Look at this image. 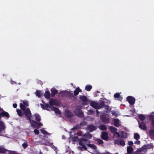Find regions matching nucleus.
Masks as SVG:
<instances>
[{
	"instance_id": "603ef678",
	"label": "nucleus",
	"mask_w": 154,
	"mask_h": 154,
	"mask_svg": "<svg viewBox=\"0 0 154 154\" xmlns=\"http://www.w3.org/2000/svg\"><path fill=\"white\" fill-rule=\"evenodd\" d=\"M135 144L139 145L140 143V141L139 140H136L134 142Z\"/></svg>"
},
{
	"instance_id": "37998d69",
	"label": "nucleus",
	"mask_w": 154,
	"mask_h": 154,
	"mask_svg": "<svg viewBox=\"0 0 154 154\" xmlns=\"http://www.w3.org/2000/svg\"><path fill=\"white\" fill-rule=\"evenodd\" d=\"M67 95L69 98H71L74 97L73 94L70 92H68Z\"/></svg>"
},
{
	"instance_id": "cd10ccee",
	"label": "nucleus",
	"mask_w": 154,
	"mask_h": 154,
	"mask_svg": "<svg viewBox=\"0 0 154 154\" xmlns=\"http://www.w3.org/2000/svg\"><path fill=\"white\" fill-rule=\"evenodd\" d=\"M17 112L18 115L20 116H22L24 115V113L22 112L21 110L18 109H17Z\"/></svg>"
},
{
	"instance_id": "6e6552de",
	"label": "nucleus",
	"mask_w": 154,
	"mask_h": 154,
	"mask_svg": "<svg viewBox=\"0 0 154 154\" xmlns=\"http://www.w3.org/2000/svg\"><path fill=\"white\" fill-rule=\"evenodd\" d=\"M97 129L96 127L94 125L90 124L88 125L87 129L90 132H92Z\"/></svg>"
},
{
	"instance_id": "6e6d98bb",
	"label": "nucleus",
	"mask_w": 154,
	"mask_h": 154,
	"mask_svg": "<svg viewBox=\"0 0 154 154\" xmlns=\"http://www.w3.org/2000/svg\"><path fill=\"white\" fill-rule=\"evenodd\" d=\"M41 107L43 109H45V105H44L42 104H41Z\"/></svg>"
},
{
	"instance_id": "b1692460",
	"label": "nucleus",
	"mask_w": 154,
	"mask_h": 154,
	"mask_svg": "<svg viewBox=\"0 0 154 154\" xmlns=\"http://www.w3.org/2000/svg\"><path fill=\"white\" fill-rule=\"evenodd\" d=\"M5 127L4 123L2 121H0V131L2 130H4L5 129Z\"/></svg>"
},
{
	"instance_id": "3c124183",
	"label": "nucleus",
	"mask_w": 154,
	"mask_h": 154,
	"mask_svg": "<svg viewBox=\"0 0 154 154\" xmlns=\"http://www.w3.org/2000/svg\"><path fill=\"white\" fill-rule=\"evenodd\" d=\"M143 146L145 148H147V149H148L150 148L151 147L150 145H144Z\"/></svg>"
},
{
	"instance_id": "2f4dec72",
	"label": "nucleus",
	"mask_w": 154,
	"mask_h": 154,
	"mask_svg": "<svg viewBox=\"0 0 154 154\" xmlns=\"http://www.w3.org/2000/svg\"><path fill=\"white\" fill-rule=\"evenodd\" d=\"M35 119L36 121L37 122H39L41 120L40 117L39 115L38 114H35Z\"/></svg>"
},
{
	"instance_id": "9b49d317",
	"label": "nucleus",
	"mask_w": 154,
	"mask_h": 154,
	"mask_svg": "<svg viewBox=\"0 0 154 154\" xmlns=\"http://www.w3.org/2000/svg\"><path fill=\"white\" fill-rule=\"evenodd\" d=\"M137 150L139 153L138 154H144L145 152L147 151V148H145L144 146Z\"/></svg>"
},
{
	"instance_id": "8fccbe9b",
	"label": "nucleus",
	"mask_w": 154,
	"mask_h": 154,
	"mask_svg": "<svg viewBox=\"0 0 154 154\" xmlns=\"http://www.w3.org/2000/svg\"><path fill=\"white\" fill-rule=\"evenodd\" d=\"M128 144L130 146H133V143L132 141H128Z\"/></svg>"
},
{
	"instance_id": "ddd939ff",
	"label": "nucleus",
	"mask_w": 154,
	"mask_h": 154,
	"mask_svg": "<svg viewBox=\"0 0 154 154\" xmlns=\"http://www.w3.org/2000/svg\"><path fill=\"white\" fill-rule=\"evenodd\" d=\"M30 121V123L31 126L35 128H38V122L34 120H31Z\"/></svg>"
},
{
	"instance_id": "aec40b11",
	"label": "nucleus",
	"mask_w": 154,
	"mask_h": 154,
	"mask_svg": "<svg viewBox=\"0 0 154 154\" xmlns=\"http://www.w3.org/2000/svg\"><path fill=\"white\" fill-rule=\"evenodd\" d=\"M127 151L128 154H131L133 152V149L132 147L129 146L127 147Z\"/></svg>"
},
{
	"instance_id": "a18cd8bd",
	"label": "nucleus",
	"mask_w": 154,
	"mask_h": 154,
	"mask_svg": "<svg viewBox=\"0 0 154 154\" xmlns=\"http://www.w3.org/2000/svg\"><path fill=\"white\" fill-rule=\"evenodd\" d=\"M23 103H22L25 106H29V103L28 101L26 100L24 101L23 102Z\"/></svg>"
},
{
	"instance_id": "c03bdc74",
	"label": "nucleus",
	"mask_w": 154,
	"mask_h": 154,
	"mask_svg": "<svg viewBox=\"0 0 154 154\" xmlns=\"http://www.w3.org/2000/svg\"><path fill=\"white\" fill-rule=\"evenodd\" d=\"M23 147L25 149L28 146V144L27 142H24L22 144Z\"/></svg>"
},
{
	"instance_id": "393cba45",
	"label": "nucleus",
	"mask_w": 154,
	"mask_h": 154,
	"mask_svg": "<svg viewBox=\"0 0 154 154\" xmlns=\"http://www.w3.org/2000/svg\"><path fill=\"white\" fill-rule=\"evenodd\" d=\"M116 140L117 142L118 143H119L122 146H124L125 145V141L122 140L120 139Z\"/></svg>"
},
{
	"instance_id": "20e7f679",
	"label": "nucleus",
	"mask_w": 154,
	"mask_h": 154,
	"mask_svg": "<svg viewBox=\"0 0 154 154\" xmlns=\"http://www.w3.org/2000/svg\"><path fill=\"white\" fill-rule=\"evenodd\" d=\"M74 114L77 116L80 117H84L83 112L80 109H77L74 111Z\"/></svg>"
},
{
	"instance_id": "de8ad7c7",
	"label": "nucleus",
	"mask_w": 154,
	"mask_h": 154,
	"mask_svg": "<svg viewBox=\"0 0 154 154\" xmlns=\"http://www.w3.org/2000/svg\"><path fill=\"white\" fill-rule=\"evenodd\" d=\"M120 94L119 93H116L114 94V97L115 98H118L120 97Z\"/></svg>"
},
{
	"instance_id": "052dcab7",
	"label": "nucleus",
	"mask_w": 154,
	"mask_h": 154,
	"mask_svg": "<svg viewBox=\"0 0 154 154\" xmlns=\"http://www.w3.org/2000/svg\"><path fill=\"white\" fill-rule=\"evenodd\" d=\"M11 83L12 84H16V83L14 81H11Z\"/></svg>"
},
{
	"instance_id": "1a4fd4ad",
	"label": "nucleus",
	"mask_w": 154,
	"mask_h": 154,
	"mask_svg": "<svg viewBox=\"0 0 154 154\" xmlns=\"http://www.w3.org/2000/svg\"><path fill=\"white\" fill-rule=\"evenodd\" d=\"M139 127L141 129L144 131H146L147 130V127L145 123L144 122H142L140 123L139 122Z\"/></svg>"
},
{
	"instance_id": "58836bf2",
	"label": "nucleus",
	"mask_w": 154,
	"mask_h": 154,
	"mask_svg": "<svg viewBox=\"0 0 154 154\" xmlns=\"http://www.w3.org/2000/svg\"><path fill=\"white\" fill-rule=\"evenodd\" d=\"M103 107H104L105 109L107 110L110 111L111 109L110 108L109 106L107 105H106L104 103V106H103Z\"/></svg>"
},
{
	"instance_id": "338daca9",
	"label": "nucleus",
	"mask_w": 154,
	"mask_h": 154,
	"mask_svg": "<svg viewBox=\"0 0 154 154\" xmlns=\"http://www.w3.org/2000/svg\"><path fill=\"white\" fill-rule=\"evenodd\" d=\"M125 154H128V153H125Z\"/></svg>"
},
{
	"instance_id": "4d7b16f0",
	"label": "nucleus",
	"mask_w": 154,
	"mask_h": 154,
	"mask_svg": "<svg viewBox=\"0 0 154 154\" xmlns=\"http://www.w3.org/2000/svg\"><path fill=\"white\" fill-rule=\"evenodd\" d=\"M13 106L14 108H16L17 107V104L16 103L13 104Z\"/></svg>"
},
{
	"instance_id": "a878e982",
	"label": "nucleus",
	"mask_w": 154,
	"mask_h": 154,
	"mask_svg": "<svg viewBox=\"0 0 154 154\" xmlns=\"http://www.w3.org/2000/svg\"><path fill=\"white\" fill-rule=\"evenodd\" d=\"M82 125V123H80V125H76L75 126H74L72 129V130H78L81 128V126Z\"/></svg>"
},
{
	"instance_id": "bb28decb",
	"label": "nucleus",
	"mask_w": 154,
	"mask_h": 154,
	"mask_svg": "<svg viewBox=\"0 0 154 154\" xmlns=\"http://www.w3.org/2000/svg\"><path fill=\"white\" fill-rule=\"evenodd\" d=\"M84 137L85 138L90 139L92 137V135L89 133H87L84 134Z\"/></svg>"
},
{
	"instance_id": "2eb2a0df",
	"label": "nucleus",
	"mask_w": 154,
	"mask_h": 154,
	"mask_svg": "<svg viewBox=\"0 0 154 154\" xmlns=\"http://www.w3.org/2000/svg\"><path fill=\"white\" fill-rule=\"evenodd\" d=\"M109 129L110 131L113 134V135L116 133L117 132V129L113 126H109Z\"/></svg>"
},
{
	"instance_id": "69168bd1",
	"label": "nucleus",
	"mask_w": 154,
	"mask_h": 154,
	"mask_svg": "<svg viewBox=\"0 0 154 154\" xmlns=\"http://www.w3.org/2000/svg\"><path fill=\"white\" fill-rule=\"evenodd\" d=\"M97 92H98V93H99V91H97Z\"/></svg>"
},
{
	"instance_id": "c9c22d12",
	"label": "nucleus",
	"mask_w": 154,
	"mask_h": 154,
	"mask_svg": "<svg viewBox=\"0 0 154 154\" xmlns=\"http://www.w3.org/2000/svg\"><path fill=\"white\" fill-rule=\"evenodd\" d=\"M49 108H50L51 109L52 108L50 104H45V109L47 110H49L48 109Z\"/></svg>"
},
{
	"instance_id": "49530a36",
	"label": "nucleus",
	"mask_w": 154,
	"mask_h": 154,
	"mask_svg": "<svg viewBox=\"0 0 154 154\" xmlns=\"http://www.w3.org/2000/svg\"><path fill=\"white\" fill-rule=\"evenodd\" d=\"M120 137L122 138H124L125 137L124 134H125V132L124 131H121L120 132Z\"/></svg>"
},
{
	"instance_id": "423d86ee",
	"label": "nucleus",
	"mask_w": 154,
	"mask_h": 154,
	"mask_svg": "<svg viewBox=\"0 0 154 154\" xmlns=\"http://www.w3.org/2000/svg\"><path fill=\"white\" fill-rule=\"evenodd\" d=\"M100 119L103 123L105 124L108 123L109 121V119L105 115H101L100 116Z\"/></svg>"
},
{
	"instance_id": "ea45409f",
	"label": "nucleus",
	"mask_w": 154,
	"mask_h": 154,
	"mask_svg": "<svg viewBox=\"0 0 154 154\" xmlns=\"http://www.w3.org/2000/svg\"><path fill=\"white\" fill-rule=\"evenodd\" d=\"M41 132L44 134L49 135L50 134L48 133L46 131L43 129L40 130Z\"/></svg>"
},
{
	"instance_id": "7ed1b4c3",
	"label": "nucleus",
	"mask_w": 154,
	"mask_h": 154,
	"mask_svg": "<svg viewBox=\"0 0 154 154\" xmlns=\"http://www.w3.org/2000/svg\"><path fill=\"white\" fill-rule=\"evenodd\" d=\"M89 141L88 140L83 138H80L79 140V144L82 146V147L79 146L78 147V149L79 150L82 151L83 150V148L84 149V150H87V148L84 145V143L87 141Z\"/></svg>"
},
{
	"instance_id": "c756f323",
	"label": "nucleus",
	"mask_w": 154,
	"mask_h": 154,
	"mask_svg": "<svg viewBox=\"0 0 154 154\" xmlns=\"http://www.w3.org/2000/svg\"><path fill=\"white\" fill-rule=\"evenodd\" d=\"M100 129L102 131H105L107 129L106 126L104 125H102L99 126Z\"/></svg>"
},
{
	"instance_id": "bf43d9fd",
	"label": "nucleus",
	"mask_w": 154,
	"mask_h": 154,
	"mask_svg": "<svg viewBox=\"0 0 154 154\" xmlns=\"http://www.w3.org/2000/svg\"><path fill=\"white\" fill-rule=\"evenodd\" d=\"M93 112L91 110H89L88 111V112L89 114H91L93 113Z\"/></svg>"
},
{
	"instance_id": "dca6fc26",
	"label": "nucleus",
	"mask_w": 154,
	"mask_h": 154,
	"mask_svg": "<svg viewBox=\"0 0 154 154\" xmlns=\"http://www.w3.org/2000/svg\"><path fill=\"white\" fill-rule=\"evenodd\" d=\"M51 96L52 97H54L56 94L58 93V91L56 89L52 88L51 89Z\"/></svg>"
},
{
	"instance_id": "39448f33",
	"label": "nucleus",
	"mask_w": 154,
	"mask_h": 154,
	"mask_svg": "<svg viewBox=\"0 0 154 154\" xmlns=\"http://www.w3.org/2000/svg\"><path fill=\"white\" fill-rule=\"evenodd\" d=\"M127 100L130 105H134L135 101V99L131 96H128L127 97Z\"/></svg>"
},
{
	"instance_id": "09e8293b",
	"label": "nucleus",
	"mask_w": 154,
	"mask_h": 154,
	"mask_svg": "<svg viewBox=\"0 0 154 154\" xmlns=\"http://www.w3.org/2000/svg\"><path fill=\"white\" fill-rule=\"evenodd\" d=\"M34 132L36 134H38L39 133V130L37 129L34 130Z\"/></svg>"
},
{
	"instance_id": "680f3d73",
	"label": "nucleus",
	"mask_w": 154,
	"mask_h": 154,
	"mask_svg": "<svg viewBox=\"0 0 154 154\" xmlns=\"http://www.w3.org/2000/svg\"><path fill=\"white\" fill-rule=\"evenodd\" d=\"M40 84L41 85H42V84H43L42 82V81H40Z\"/></svg>"
},
{
	"instance_id": "412c9836",
	"label": "nucleus",
	"mask_w": 154,
	"mask_h": 154,
	"mask_svg": "<svg viewBox=\"0 0 154 154\" xmlns=\"http://www.w3.org/2000/svg\"><path fill=\"white\" fill-rule=\"evenodd\" d=\"M114 125L117 127H119L120 125L119 124V120L118 119H115L114 122Z\"/></svg>"
},
{
	"instance_id": "5fc2aeb1",
	"label": "nucleus",
	"mask_w": 154,
	"mask_h": 154,
	"mask_svg": "<svg viewBox=\"0 0 154 154\" xmlns=\"http://www.w3.org/2000/svg\"><path fill=\"white\" fill-rule=\"evenodd\" d=\"M138 153H139L138 150H137L136 151H134V152L131 154H138Z\"/></svg>"
},
{
	"instance_id": "4be33fe9",
	"label": "nucleus",
	"mask_w": 154,
	"mask_h": 154,
	"mask_svg": "<svg viewBox=\"0 0 154 154\" xmlns=\"http://www.w3.org/2000/svg\"><path fill=\"white\" fill-rule=\"evenodd\" d=\"M44 96L45 98L49 99L51 97V94L48 91H46L44 94Z\"/></svg>"
},
{
	"instance_id": "f704fd0d",
	"label": "nucleus",
	"mask_w": 154,
	"mask_h": 154,
	"mask_svg": "<svg viewBox=\"0 0 154 154\" xmlns=\"http://www.w3.org/2000/svg\"><path fill=\"white\" fill-rule=\"evenodd\" d=\"M134 138L136 140H138L140 138L139 134L138 133H135L134 134Z\"/></svg>"
},
{
	"instance_id": "864d4df0",
	"label": "nucleus",
	"mask_w": 154,
	"mask_h": 154,
	"mask_svg": "<svg viewBox=\"0 0 154 154\" xmlns=\"http://www.w3.org/2000/svg\"><path fill=\"white\" fill-rule=\"evenodd\" d=\"M38 128H39L41 126H42L43 125L42 124L41 122H38Z\"/></svg>"
},
{
	"instance_id": "4c0bfd02",
	"label": "nucleus",
	"mask_w": 154,
	"mask_h": 154,
	"mask_svg": "<svg viewBox=\"0 0 154 154\" xmlns=\"http://www.w3.org/2000/svg\"><path fill=\"white\" fill-rule=\"evenodd\" d=\"M119 137H120V134L117 131V132L116 133L113 135V137L118 138Z\"/></svg>"
},
{
	"instance_id": "a19ab883",
	"label": "nucleus",
	"mask_w": 154,
	"mask_h": 154,
	"mask_svg": "<svg viewBox=\"0 0 154 154\" xmlns=\"http://www.w3.org/2000/svg\"><path fill=\"white\" fill-rule=\"evenodd\" d=\"M35 94L36 96L40 97L41 96V93L40 91L37 90L35 92Z\"/></svg>"
},
{
	"instance_id": "4468645a",
	"label": "nucleus",
	"mask_w": 154,
	"mask_h": 154,
	"mask_svg": "<svg viewBox=\"0 0 154 154\" xmlns=\"http://www.w3.org/2000/svg\"><path fill=\"white\" fill-rule=\"evenodd\" d=\"M1 117H5L8 119L9 117L10 116L9 113L3 110L2 112H1Z\"/></svg>"
},
{
	"instance_id": "5701e85b",
	"label": "nucleus",
	"mask_w": 154,
	"mask_h": 154,
	"mask_svg": "<svg viewBox=\"0 0 154 154\" xmlns=\"http://www.w3.org/2000/svg\"><path fill=\"white\" fill-rule=\"evenodd\" d=\"M149 119L151 121V125L154 128V116L152 115L149 117Z\"/></svg>"
},
{
	"instance_id": "a211bd4d",
	"label": "nucleus",
	"mask_w": 154,
	"mask_h": 154,
	"mask_svg": "<svg viewBox=\"0 0 154 154\" xmlns=\"http://www.w3.org/2000/svg\"><path fill=\"white\" fill-rule=\"evenodd\" d=\"M82 91L81 89H80L79 87H78L74 91V94L76 96L79 94V92H81Z\"/></svg>"
},
{
	"instance_id": "79ce46f5",
	"label": "nucleus",
	"mask_w": 154,
	"mask_h": 154,
	"mask_svg": "<svg viewBox=\"0 0 154 154\" xmlns=\"http://www.w3.org/2000/svg\"><path fill=\"white\" fill-rule=\"evenodd\" d=\"M149 132L151 136L154 137V130H151L149 131Z\"/></svg>"
},
{
	"instance_id": "6ab92c4d",
	"label": "nucleus",
	"mask_w": 154,
	"mask_h": 154,
	"mask_svg": "<svg viewBox=\"0 0 154 154\" xmlns=\"http://www.w3.org/2000/svg\"><path fill=\"white\" fill-rule=\"evenodd\" d=\"M79 98L83 102H86L87 101L88 99L87 97L85 95H81L79 97Z\"/></svg>"
},
{
	"instance_id": "0e129e2a",
	"label": "nucleus",
	"mask_w": 154,
	"mask_h": 154,
	"mask_svg": "<svg viewBox=\"0 0 154 154\" xmlns=\"http://www.w3.org/2000/svg\"><path fill=\"white\" fill-rule=\"evenodd\" d=\"M96 112H97V113H98V112H98V111L97 110L96 111Z\"/></svg>"
},
{
	"instance_id": "13d9d810",
	"label": "nucleus",
	"mask_w": 154,
	"mask_h": 154,
	"mask_svg": "<svg viewBox=\"0 0 154 154\" xmlns=\"http://www.w3.org/2000/svg\"><path fill=\"white\" fill-rule=\"evenodd\" d=\"M116 112L115 111H112V115L114 116L116 115Z\"/></svg>"
},
{
	"instance_id": "e2e57ef3",
	"label": "nucleus",
	"mask_w": 154,
	"mask_h": 154,
	"mask_svg": "<svg viewBox=\"0 0 154 154\" xmlns=\"http://www.w3.org/2000/svg\"><path fill=\"white\" fill-rule=\"evenodd\" d=\"M1 112H0V120H1Z\"/></svg>"
},
{
	"instance_id": "f257e3e1",
	"label": "nucleus",
	"mask_w": 154,
	"mask_h": 154,
	"mask_svg": "<svg viewBox=\"0 0 154 154\" xmlns=\"http://www.w3.org/2000/svg\"><path fill=\"white\" fill-rule=\"evenodd\" d=\"M21 109L23 111V113L29 121H31V113L30 109L26 107L22 103L20 104Z\"/></svg>"
},
{
	"instance_id": "e433bc0d",
	"label": "nucleus",
	"mask_w": 154,
	"mask_h": 154,
	"mask_svg": "<svg viewBox=\"0 0 154 154\" xmlns=\"http://www.w3.org/2000/svg\"><path fill=\"white\" fill-rule=\"evenodd\" d=\"M96 140L97 142V144L99 145L102 144L103 143V141L100 139H97Z\"/></svg>"
},
{
	"instance_id": "7c9ffc66",
	"label": "nucleus",
	"mask_w": 154,
	"mask_h": 154,
	"mask_svg": "<svg viewBox=\"0 0 154 154\" xmlns=\"http://www.w3.org/2000/svg\"><path fill=\"white\" fill-rule=\"evenodd\" d=\"M138 118L142 121H144L146 119L145 116L143 114H140L138 116Z\"/></svg>"
},
{
	"instance_id": "9d476101",
	"label": "nucleus",
	"mask_w": 154,
	"mask_h": 154,
	"mask_svg": "<svg viewBox=\"0 0 154 154\" xmlns=\"http://www.w3.org/2000/svg\"><path fill=\"white\" fill-rule=\"evenodd\" d=\"M101 137L104 140H107L109 138L108 133L106 132H103L101 134Z\"/></svg>"
},
{
	"instance_id": "f3484780",
	"label": "nucleus",
	"mask_w": 154,
	"mask_h": 154,
	"mask_svg": "<svg viewBox=\"0 0 154 154\" xmlns=\"http://www.w3.org/2000/svg\"><path fill=\"white\" fill-rule=\"evenodd\" d=\"M51 110L54 111L55 113H56L59 115H60L61 114V112L59 109L56 107L54 106L52 107Z\"/></svg>"
},
{
	"instance_id": "c85d7f7f",
	"label": "nucleus",
	"mask_w": 154,
	"mask_h": 154,
	"mask_svg": "<svg viewBox=\"0 0 154 154\" xmlns=\"http://www.w3.org/2000/svg\"><path fill=\"white\" fill-rule=\"evenodd\" d=\"M92 88V87L91 85H87L85 86V89L87 91H89L91 90Z\"/></svg>"
},
{
	"instance_id": "f03ea898",
	"label": "nucleus",
	"mask_w": 154,
	"mask_h": 154,
	"mask_svg": "<svg viewBox=\"0 0 154 154\" xmlns=\"http://www.w3.org/2000/svg\"><path fill=\"white\" fill-rule=\"evenodd\" d=\"M90 105L95 109H99L103 107V106H104V102L103 101H101L99 103L92 101L90 103Z\"/></svg>"
},
{
	"instance_id": "473e14b6",
	"label": "nucleus",
	"mask_w": 154,
	"mask_h": 154,
	"mask_svg": "<svg viewBox=\"0 0 154 154\" xmlns=\"http://www.w3.org/2000/svg\"><path fill=\"white\" fill-rule=\"evenodd\" d=\"M87 145L89 147H91L93 149H96L97 148L96 146L94 144H88Z\"/></svg>"
},
{
	"instance_id": "f8f14e48",
	"label": "nucleus",
	"mask_w": 154,
	"mask_h": 154,
	"mask_svg": "<svg viewBox=\"0 0 154 154\" xmlns=\"http://www.w3.org/2000/svg\"><path fill=\"white\" fill-rule=\"evenodd\" d=\"M65 115L68 118H71L74 116L73 113L69 110L65 111Z\"/></svg>"
},
{
	"instance_id": "72a5a7b5",
	"label": "nucleus",
	"mask_w": 154,
	"mask_h": 154,
	"mask_svg": "<svg viewBox=\"0 0 154 154\" xmlns=\"http://www.w3.org/2000/svg\"><path fill=\"white\" fill-rule=\"evenodd\" d=\"M8 150L2 147H0V153H5Z\"/></svg>"
},
{
	"instance_id": "0eeeda50",
	"label": "nucleus",
	"mask_w": 154,
	"mask_h": 154,
	"mask_svg": "<svg viewBox=\"0 0 154 154\" xmlns=\"http://www.w3.org/2000/svg\"><path fill=\"white\" fill-rule=\"evenodd\" d=\"M49 103L51 107H54L53 106L54 105L57 106L59 105L57 101L53 99H52L49 100Z\"/></svg>"
}]
</instances>
